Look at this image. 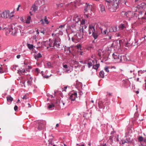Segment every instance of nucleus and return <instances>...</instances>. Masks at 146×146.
I'll return each mask as SVG.
<instances>
[{"mask_svg": "<svg viewBox=\"0 0 146 146\" xmlns=\"http://www.w3.org/2000/svg\"><path fill=\"white\" fill-rule=\"evenodd\" d=\"M116 27L113 28H107L105 26L102 25L101 23L89 25L88 30L89 35L92 34L93 37L96 39L100 33L102 34L108 35L109 33L112 31L115 32L116 31Z\"/></svg>", "mask_w": 146, "mask_h": 146, "instance_id": "1", "label": "nucleus"}, {"mask_svg": "<svg viewBox=\"0 0 146 146\" xmlns=\"http://www.w3.org/2000/svg\"><path fill=\"white\" fill-rule=\"evenodd\" d=\"M60 44L59 41L58 42L56 39H55L53 44L52 43H48V45H45L47 49L49 51H51L53 49L56 50L60 48Z\"/></svg>", "mask_w": 146, "mask_h": 146, "instance_id": "2", "label": "nucleus"}, {"mask_svg": "<svg viewBox=\"0 0 146 146\" xmlns=\"http://www.w3.org/2000/svg\"><path fill=\"white\" fill-rule=\"evenodd\" d=\"M79 24L78 25L77 24H72L70 26H69L68 29H70L72 31V33L69 35L70 36H72V34L74 33H77L79 29Z\"/></svg>", "mask_w": 146, "mask_h": 146, "instance_id": "3", "label": "nucleus"}, {"mask_svg": "<svg viewBox=\"0 0 146 146\" xmlns=\"http://www.w3.org/2000/svg\"><path fill=\"white\" fill-rule=\"evenodd\" d=\"M36 123L38 124L37 129L38 130H42L45 128L46 122L44 121L38 120Z\"/></svg>", "mask_w": 146, "mask_h": 146, "instance_id": "4", "label": "nucleus"}, {"mask_svg": "<svg viewBox=\"0 0 146 146\" xmlns=\"http://www.w3.org/2000/svg\"><path fill=\"white\" fill-rule=\"evenodd\" d=\"M13 13H14L13 12L10 13L9 10H5L3 12V18L5 19H10L14 16Z\"/></svg>", "mask_w": 146, "mask_h": 146, "instance_id": "5", "label": "nucleus"}, {"mask_svg": "<svg viewBox=\"0 0 146 146\" xmlns=\"http://www.w3.org/2000/svg\"><path fill=\"white\" fill-rule=\"evenodd\" d=\"M71 36L72 37V39L73 41L75 40L78 41L79 40L82 38V36L81 34L80 35L79 33H74L72 34V36Z\"/></svg>", "mask_w": 146, "mask_h": 146, "instance_id": "6", "label": "nucleus"}, {"mask_svg": "<svg viewBox=\"0 0 146 146\" xmlns=\"http://www.w3.org/2000/svg\"><path fill=\"white\" fill-rule=\"evenodd\" d=\"M92 8V6L91 5L88 4L87 3H86V5L85 6L84 8V13L86 12H90L91 13Z\"/></svg>", "mask_w": 146, "mask_h": 146, "instance_id": "7", "label": "nucleus"}, {"mask_svg": "<svg viewBox=\"0 0 146 146\" xmlns=\"http://www.w3.org/2000/svg\"><path fill=\"white\" fill-rule=\"evenodd\" d=\"M17 31L18 29L17 28L15 27L12 25L11 28V35L13 36L15 35L17 32Z\"/></svg>", "mask_w": 146, "mask_h": 146, "instance_id": "8", "label": "nucleus"}, {"mask_svg": "<svg viewBox=\"0 0 146 146\" xmlns=\"http://www.w3.org/2000/svg\"><path fill=\"white\" fill-rule=\"evenodd\" d=\"M73 20L74 23H75V24H77L78 25L79 24L78 23L79 22H80V20L78 16L77 15H74Z\"/></svg>", "mask_w": 146, "mask_h": 146, "instance_id": "9", "label": "nucleus"}, {"mask_svg": "<svg viewBox=\"0 0 146 146\" xmlns=\"http://www.w3.org/2000/svg\"><path fill=\"white\" fill-rule=\"evenodd\" d=\"M69 99L72 101H74L77 97V93L76 92H74L73 93L70 94H69Z\"/></svg>", "mask_w": 146, "mask_h": 146, "instance_id": "10", "label": "nucleus"}, {"mask_svg": "<svg viewBox=\"0 0 146 146\" xmlns=\"http://www.w3.org/2000/svg\"><path fill=\"white\" fill-rule=\"evenodd\" d=\"M119 0H115V1L113 2L111 4V5L114 8L117 9L118 6V4L119 3Z\"/></svg>", "mask_w": 146, "mask_h": 146, "instance_id": "11", "label": "nucleus"}, {"mask_svg": "<svg viewBox=\"0 0 146 146\" xmlns=\"http://www.w3.org/2000/svg\"><path fill=\"white\" fill-rule=\"evenodd\" d=\"M40 22L42 24H43L44 25H46L49 23V22L46 16H45L43 19H41L40 20Z\"/></svg>", "mask_w": 146, "mask_h": 146, "instance_id": "12", "label": "nucleus"}, {"mask_svg": "<svg viewBox=\"0 0 146 146\" xmlns=\"http://www.w3.org/2000/svg\"><path fill=\"white\" fill-rule=\"evenodd\" d=\"M112 56L115 61L118 62V59H119L120 57L119 54L117 53H115L113 54Z\"/></svg>", "mask_w": 146, "mask_h": 146, "instance_id": "13", "label": "nucleus"}, {"mask_svg": "<svg viewBox=\"0 0 146 146\" xmlns=\"http://www.w3.org/2000/svg\"><path fill=\"white\" fill-rule=\"evenodd\" d=\"M126 59V57L125 55L120 56L119 57V59H118V62L119 63L124 61Z\"/></svg>", "mask_w": 146, "mask_h": 146, "instance_id": "14", "label": "nucleus"}, {"mask_svg": "<svg viewBox=\"0 0 146 146\" xmlns=\"http://www.w3.org/2000/svg\"><path fill=\"white\" fill-rule=\"evenodd\" d=\"M65 25H61L59 27V28L58 29L60 32L59 33L60 34L62 35L63 34L62 31H63L64 29Z\"/></svg>", "mask_w": 146, "mask_h": 146, "instance_id": "15", "label": "nucleus"}, {"mask_svg": "<svg viewBox=\"0 0 146 146\" xmlns=\"http://www.w3.org/2000/svg\"><path fill=\"white\" fill-rule=\"evenodd\" d=\"M96 62V61H95L91 60H89L88 61V67L90 68L92 66H93L94 64V62Z\"/></svg>", "mask_w": 146, "mask_h": 146, "instance_id": "16", "label": "nucleus"}, {"mask_svg": "<svg viewBox=\"0 0 146 146\" xmlns=\"http://www.w3.org/2000/svg\"><path fill=\"white\" fill-rule=\"evenodd\" d=\"M37 9L38 7L35 5H34L32 6L31 9L32 11H34V12H35L37 10Z\"/></svg>", "mask_w": 146, "mask_h": 146, "instance_id": "17", "label": "nucleus"}, {"mask_svg": "<svg viewBox=\"0 0 146 146\" xmlns=\"http://www.w3.org/2000/svg\"><path fill=\"white\" fill-rule=\"evenodd\" d=\"M6 29L5 34L7 36L9 35V33L11 34V28H5Z\"/></svg>", "mask_w": 146, "mask_h": 146, "instance_id": "18", "label": "nucleus"}, {"mask_svg": "<svg viewBox=\"0 0 146 146\" xmlns=\"http://www.w3.org/2000/svg\"><path fill=\"white\" fill-rule=\"evenodd\" d=\"M42 56V55L40 53H38L37 54H35V58L36 60H37L38 58H41Z\"/></svg>", "mask_w": 146, "mask_h": 146, "instance_id": "19", "label": "nucleus"}, {"mask_svg": "<svg viewBox=\"0 0 146 146\" xmlns=\"http://www.w3.org/2000/svg\"><path fill=\"white\" fill-rule=\"evenodd\" d=\"M7 101L11 103L13 100V98L11 96H7L6 97Z\"/></svg>", "mask_w": 146, "mask_h": 146, "instance_id": "20", "label": "nucleus"}, {"mask_svg": "<svg viewBox=\"0 0 146 146\" xmlns=\"http://www.w3.org/2000/svg\"><path fill=\"white\" fill-rule=\"evenodd\" d=\"M79 26L80 25L83 28V26H82L85 23V21L84 19H82V21L80 20V21Z\"/></svg>", "mask_w": 146, "mask_h": 146, "instance_id": "21", "label": "nucleus"}, {"mask_svg": "<svg viewBox=\"0 0 146 146\" xmlns=\"http://www.w3.org/2000/svg\"><path fill=\"white\" fill-rule=\"evenodd\" d=\"M104 73L103 71H101L99 73V76L100 77L104 78Z\"/></svg>", "mask_w": 146, "mask_h": 146, "instance_id": "22", "label": "nucleus"}, {"mask_svg": "<svg viewBox=\"0 0 146 146\" xmlns=\"http://www.w3.org/2000/svg\"><path fill=\"white\" fill-rule=\"evenodd\" d=\"M28 48L30 50H31L34 48L35 47L32 44L28 43L27 45Z\"/></svg>", "mask_w": 146, "mask_h": 146, "instance_id": "23", "label": "nucleus"}, {"mask_svg": "<svg viewBox=\"0 0 146 146\" xmlns=\"http://www.w3.org/2000/svg\"><path fill=\"white\" fill-rule=\"evenodd\" d=\"M99 7H100V11L102 12H103L105 11L104 6L102 4H100Z\"/></svg>", "mask_w": 146, "mask_h": 146, "instance_id": "24", "label": "nucleus"}, {"mask_svg": "<svg viewBox=\"0 0 146 146\" xmlns=\"http://www.w3.org/2000/svg\"><path fill=\"white\" fill-rule=\"evenodd\" d=\"M31 20V17L30 16H28L27 19L25 22L27 24H29L30 23V21Z\"/></svg>", "mask_w": 146, "mask_h": 146, "instance_id": "25", "label": "nucleus"}, {"mask_svg": "<svg viewBox=\"0 0 146 146\" xmlns=\"http://www.w3.org/2000/svg\"><path fill=\"white\" fill-rule=\"evenodd\" d=\"M25 72V70L23 69L22 70H18V73L19 74H21L23 75L24 74Z\"/></svg>", "mask_w": 146, "mask_h": 146, "instance_id": "26", "label": "nucleus"}, {"mask_svg": "<svg viewBox=\"0 0 146 146\" xmlns=\"http://www.w3.org/2000/svg\"><path fill=\"white\" fill-rule=\"evenodd\" d=\"M122 13H124V16H126L127 17H128L129 16V14H131V12H127L125 13L124 12H122Z\"/></svg>", "mask_w": 146, "mask_h": 146, "instance_id": "27", "label": "nucleus"}, {"mask_svg": "<svg viewBox=\"0 0 146 146\" xmlns=\"http://www.w3.org/2000/svg\"><path fill=\"white\" fill-rule=\"evenodd\" d=\"M105 1L106 2V4H107V5H111V4L113 3V1H111L110 0H105Z\"/></svg>", "mask_w": 146, "mask_h": 146, "instance_id": "28", "label": "nucleus"}, {"mask_svg": "<svg viewBox=\"0 0 146 146\" xmlns=\"http://www.w3.org/2000/svg\"><path fill=\"white\" fill-rule=\"evenodd\" d=\"M113 44H112L111 46H107L106 50L108 51H109V52H110L111 50V47Z\"/></svg>", "mask_w": 146, "mask_h": 146, "instance_id": "29", "label": "nucleus"}, {"mask_svg": "<svg viewBox=\"0 0 146 146\" xmlns=\"http://www.w3.org/2000/svg\"><path fill=\"white\" fill-rule=\"evenodd\" d=\"M125 28V25L123 24H121L119 26V28L120 30H123Z\"/></svg>", "mask_w": 146, "mask_h": 146, "instance_id": "30", "label": "nucleus"}, {"mask_svg": "<svg viewBox=\"0 0 146 146\" xmlns=\"http://www.w3.org/2000/svg\"><path fill=\"white\" fill-rule=\"evenodd\" d=\"M100 66L99 64H97L95 65H93V68L97 70L98 69V68Z\"/></svg>", "mask_w": 146, "mask_h": 146, "instance_id": "31", "label": "nucleus"}, {"mask_svg": "<svg viewBox=\"0 0 146 146\" xmlns=\"http://www.w3.org/2000/svg\"><path fill=\"white\" fill-rule=\"evenodd\" d=\"M32 79H31V80H28L27 82V85L29 86L31 85L32 83Z\"/></svg>", "mask_w": 146, "mask_h": 146, "instance_id": "32", "label": "nucleus"}, {"mask_svg": "<svg viewBox=\"0 0 146 146\" xmlns=\"http://www.w3.org/2000/svg\"><path fill=\"white\" fill-rule=\"evenodd\" d=\"M54 107V105L53 104L49 105L48 106V108L49 109H50Z\"/></svg>", "mask_w": 146, "mask_h": 146, "instance_id": "33", "label": "nucleus"}, {"mask_svg": "<svg viewBox=\"0 0 146 146\" xmlns=\"http://www.w3.org/2000/svg\"><path fill=\"white\" fill-rule=\"evenodd\" d=\"M76 47L77 48V49H80V50H81V45L80 44H79L78 45H77L76 46Z\"/></svg>", "mask_w": 146, "mask_h": 146, "instance_id": "34", "label": "nucleus"}, {"mask_svg": "<svg viewBox=\"0 0 146 146\" xmlns=\"http://www.w3.org/2000/svg\"><path fill=\"white\" fill-rule=\"evenodd\" d=\"M143 137L141 136H139L138 139V141L140 142L142 141H143Z\"/></svg>", "mask_w": 146, "mask_h": 146, "instance_id": "35", "label": "nucleus"}, {"mask_svg": "<svg viewBox=\"0 0 146 146\" xmlns=\"http://www.w3.org/2000/svg\"><path fill=\"white\" fill-rule=\"evenodd\" d=\"M47 65L48 67L49 68H51L52 66L51 63L50 62H48L47 63Z\"/></svg>", "mask_w": 146, "mask_h": 146, "instance_id": "36", "label": "nucleus"}, {"mask_svg": "<svg viewBox=\"0 0 146 146\" xmlns=\"http://www.w3.org/2000/svg\"><path fill=\"white\" fill-rule=\"evenodd\" d=\"M78 62L76 61H75L74 62V65H76L75 67H78Z\"/></svg>", "mask_w": 146, "mask_h": 146, "instance_id": "37", "label": "nucleus"}, {"mask_svg": "<svg viewBox=\"0 0 146 146\" xmlns=\"http://www.w3.org/2000/svg\"><path fill=\"white\" fill-rule=\"evenodd\" d=\"M48 141L49 142V144L52 145L53 144V140L52 139H49L48 140Z\"/></svg>", "mask_w": 146, "mask_h": 146, "instance_id": "38", "label": "nucleus"}, {"mask_svg": "<svg viewBox=\"0 0 146 146\" xmlns=\"http://www.w3.org/2000/svg\"><path fill=\"white\" fill-rule=\"evenodd\" d=\"M119 3H121V4L124 3L125 4H126V2L125 0H121L120 1H119Z\"/></svg>", "mask_w": 146, "mask_h": 146, "instance_id": "39", "label": "nucleus"}, {"mask_svg": "<svg viewBox=\"0 0 146 146\" xmlns=\"http://www.w3.org/2000/svg\"><path fill=\"white\" fill-rule=\"evenodd\" d=\"M65 51H67V52H69V53H71L70 50V48H65Z\"/></svg>", "mask_w": 146, "mask_h": 146, "instance_id": "40", "label": "nucleus"}, {"mask_svg": "<svg viewBox=\"0 0 146 146\" xmlns=\"http://www.w3.org/2000/svg\"><path fill=\"white\" fill-rule=\"evenodd\" d=\"M125 47H129L130 46L128 42H126L125 44Z\"/></svg>", "mask_w": 146, "mask_h": 146, "instance_id": "41", "label": "nucleus"}, {"mask_svg": "<svg viewBox=\"0 0 146 146\" xmlns=\"http://www.w3.org/2000/svg\"><path fill=\"white\" fill-rule=\"evenodd\" d=\"M109 68L108 66L106 67L105 68V70L106 72H109V70L108 69Z\"/></svg>", "mask_w": 146, "mask_h": 146, "instance_id": "42", "label": "nucleus"}, {"mask_svg": "<svg viewBox=\"0 0 146 146\" xmlns=\"http://www.w3.org/2000/svg\"><path fill=\"white\" fill-rule=\"evenodd\" d=\"M64 72L66 73H69L71 72V71L69 70H67V69L66 70H64Z\"/></svg>", "mask_w": 146, "mask_h": 146, "instance_id": "43", "label": "nucleus"}, {"mask_svg": "<svg viewBox=\"0 0 146 146\" xmlns=\"http://www.w3.org/2000/svg\"><path fill=\"white\" fill-rule=\"evenodd\" d=\"M28 98V97H27L26 95L24 96L22 98L23 99H26Z\"/></svg>", "mask_w": 146, "mask_h": 146, "instance_id": "44", "label": "nucleus"}, {"mask_svg": "<svg viewBox=\"0 0 146 146\" xmlns=\"http://www.w3.org/2000/svg\"><path fill=\"white\" fill-rule=\"evenodd\" d=\"M68 88V86H66L65 87H64V88L63 89V90L62 91H65V92H66V89H67Z\"/></svg>", "mask_w": 146, "mask_h": 146, "instance_id": "45", "label": "nucleus"}, {"mask_svg": "<svg viewBox=\"0 0 146 146\" xmlns=\"http://www.w3.org/2000/svg\"><path fill=\"white\" fill-rule=\"evenodd\" d=\"M58 7H62L63 6V3H61L60 4H58L57 5Z\"/></svg>", "mask_w": 146, "mask_h": 146, "instance_id": "46", "label": "nucleus"}, {"mask_svg": "<svg viewBox=\"0 0 146 146\" xmlns=\"http://www.w3.org/2000/svg\"><path fill=\"white\" fill-rule=\"evenodd\" d=\"M63 67L65 69H67L68 68V66L66 64L64 65L63 66Z\"/></svg>", "mask_w": 146, "mask_h": 146, "instance_id": "47", "label": "nucleus"}, {"mask_svg": "<svg viewBox=\"0 0 146 146\" xmlns=\"http://www.w3.org/2000/svg\"><path fill=\"white\" fill-rule=\"evenodd\" d=\"M35 72H36L37 73V74H38V73L39 72V69L38 68H36L35 69Z\"/></svg>", "mask_w": 146, "mask_h": 146, "instance_id": "48", "label": "nucleus"}, {"mask_svg": "<svg viewBox=\"0 0 146 146\" xmlns=\"http://www.w3.org/2000/svg\"><path fill=\"white\" fill-rule=\"evenodd\" d=\"M119 42L120 45V46H121V45H122V40H119Z\"/></svg>", "mask_w": 146, "mask_h": 146, "instance_id": "49", "label": "nucleus"}, {"mask_svg": "<svg viewBox=\"0 0 146 146\" xmlns=\"http://www.w3.org/2000/svg\"><path fill=\"white\" fill-rule=\"evenodd\" d=\"M76 83V85H77L78 84L80 85V86H81L82 84L81 83L79 82H77Z\"/></svg>", "mask_w": 146, "mask_h": 146, "instance_id": "50", "label": "nucleus"}, {"mask_svg": "<svg viewBox=\"0 0 146 146\" xmlns=\"http://www.w3.org/2000/svg\"><path fill=\"white\" fill-rule=\"evenodd\" d=\"M18 109V107L17 106L15 105L14 107V109L15 111L17 110Z\"/></svg>", "mask_w": 146, "mask_h": 146, "instance_id": "51", "label": "nucleus"}, {"mask_svg": "<svg viewBox=\"0 0 146 146\" xmlns=\"http://www.w3.org/2000/svg\"><path fill=\"white\" fill-rule=\"evenodd\" d=\"M20 20L23 22H25L24 20L23 17H21L20 18Z\"/></svg>", "mask_w": 146, "mask_h": 146, "instance_id": "52", "label": "nucleus"}, {"mask_svg": "<svg viewBox=\"0 0 146 146\" xmlns=\"http://www.w3.org/2000/svg\"><path fill=\"white\" fill-rule=\"evenodd\" d=\"M45 31L43 30V31H42L40 32V33H42L43 35H45L46 33L45 32Z\"/></svg>", "mask_w": 146, "mask_h": 146, "instance_id": "53", "label": "nucleus"}, {"mask_svg": "<svg viewBox=\"0 0 146 146\" xmlns=\"http://www.w3.org/2000/svg\"><path fill=\"white\" fill-rule=\"evenodd\" d=\"M4 72L3 71L1 68L0 67V73H2Z\"/></svg>", "mask_w": 146, "mask_h": 146, "instance_id": "54", "label": "nucleus"}, {"mask_svg": "<svg viewBox=\"0 0 146 146\" xmlns=\"http://www.w3.org/2000/svg\"><path fill=\"white\" fill-rule=\"evenodd\" d=\"M5 29V28H4L3 27H0V31L2 30H4Z\"/></svg>", "mask_w": 146, "mask_h": 146, "instance_id": "55", "label": "nucleus"}, {"mask_svg": "<svg viewBox=\"0 0 146 146\" xmlns=\"http://www.w3.org/2000/svg\"><path fill=\"white\" fill-rule=\"evenodd\" d=\"M78 53H80V54L81 55H82V53H83V52L81 51H78Z\"/></svg>", "mask_w": 146, "mask_h": 146, "instance_id": "56", "label": "nucleus"}, {"mask_svg": "<svg viewBox=\"0 0 146 146\" xmlns=\"http://www.w3.org/2000/svg\"><path fill=\"white\" fill-rule=\"evenodd\" d=\"M20 56H21L20 55H17V58L19 59V58H20Z\"/></svg>", "mask_w": 146, "mask_h": 146, "instance_id": "57", "label": "nucleus"}, {"mask_svg": "<svg viewBox=\"0 0 146 146\" xmlns=\"http://www.w3.org/2000/svg\"><path fill=\"white\" fill-rule=\"evenodd\" d=\"M33 39L35 40L36 39V36L35 35V36H33Z\"/></svg>", "mask_w": 146, "mask_h": 146, "instance_id": "58", "label": "nucleus"}, {"mask_svg": "<svg viewBox=\"0 0 146 146\" xmlns=\"http://www.w3.org/2000/svg\"><path fill=\"white\" fill-rule=\"evenodd\" d=\"M107 93L108 95L109 96H111V93L107 92Z\"/></svg>", "mask_w": 146, "mask_h": 146, "instance_id": "59", "label": "nucleus"}, {"mask_svg": "<svg viewBox=\"0 0 146 146\" xmlns=\"http://www.w3.org/2000/svg\"><path fill=\"white\" fill-rule=\"evenodd\" d=\"M91 48V46H89L87 48V49L88 50H90Z\"/></svg>", "mask_w": 146, "mask_h": 146, "instance_id": "60", "label": "nucleus"}, {"mask_svg": "<svg viewBox=\"0 0 146 146\" xmlns=\"http://www.w3.org/2000/svg\"><path fill=\"white\" fill-rule=\"evenodd\" d=\"M127 142L126 141H122V143L123 144H125V143Z\"/></svg>", "mask_w": 146, "mask_h": 146, "instance_id": "61", "label": "nucleus"}, {"mask_svg": "<svg viewBox=\"0 0 146 146\" xmlns=\"http://www.w3.org/2000/svg\"><path fill=\"white\" fill-rule=\"evenodd\" d=\"M144 71L143 70V71H141V70H140V71H138V72L139 73V72H141V73H142V72H143V71ZM145 71H146V70H145Z\"/></svg>", "mask_w": 146, "mask_h": 146, "instance_id": "62", "label": "nucleus"}, {"mask_svg": "<svg viewBox=\"0 0 146 146\" xmlns=\"http://www.w3.org/2000/svg\"><path fill=\"white\" fill-rule=\"evenodd\" d=\"M79 1V0H76L75 1V2H74L75 3L77 4V3L78 2V1Z\"/></svg>", "mask_w": 146, "mask_h": 146, "instance_id": "63", "label": "nucleus"}, {"mask_svg": "<svg viewBox=\"0 0 146 146\" xmlns=\"http://www.w3.org/2000/svg\"><path fill=\"white\" fill-rule=\"evenodd\" d=\"M78 146H85L84 144H82V145H80Z\"/></svg>", "mask_w": 146, "mask_h": 146, "instance_id": "64", "label": "nucleus"}]
</instances>
